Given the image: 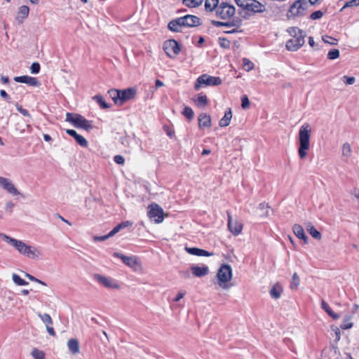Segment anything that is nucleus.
<instances>
[{
	"label": "nucleus",
	"mask_w": 359,
	"mask_h": 359,
	"mask_svg": "<svg viewBox=\"0 0 359 359\" xmlns=\"http://www.w3.org/2000/svg\"><path fill=\"white\" fill-rule=\"evenodd\" d=\"M308 6L307 0H297L290 6L289 12L293 16L304 15Z\"/></svg>",
	"instance_id": "1a4fd4ad"
},
{
	"label": "nucleus",
	"mask_w": 359,
	"mask_h": 359,
	"mask_svg": "<svg viewBox=\"0 0 359 359\" xmlns=\"http://www.w3.org/2000/svg\"><path fill=\"white\" fill-rule=\"evenodd\" d=\"M113 256L115 257L120 258L123 262L130 268L135 269L138 265L137 258L135 257H128L122 255L120 252H114Z\"/></svg>",
	"instance_id": "dca6fc26"
},
{
	"label": "nucleus",
	"mask_w": 359,
	"mask_h": 359,
	"mask_svg": "<svg viewBox=\"0 0 359 359\" xmlns=\"http://www.w3.org/2000/svg\"><path fill=\"white\" fill-rule=\"evenodd\" d=\"M352 153L351 147L349 143L346 142L342 145L341 155L344 161H346Z\"/></svg>",
	"instance_id": "7c9ffc66"
},
{
	"label": "nucleus",
	"mask_w": 359,
	"mask_h": 359,
	"mask_svg": "<svg viewBox=\"0 0 359 359\" xmlns=\"http://www.w3.org/2000/svg\"><path fill=\"white\" fill-rule=\"evenodd\" d=\"M185 250L189 254L196 256L210 257L214 255L212 252H209L208 251L197 248L185 247Z\"/></svg>",
	"instance_id": "412c9836"
},
{
	"label": "nucleus",
	"mask_w": 359,
	"mask_h": 359,
	"mask_svg": "<svg viewBox=\"0 0 359 359\" xmlns=\"http://www.w3.org/2000/svg\"><path fill=\"white\" fill-rule=\"evenodd\" d=\"M14 81L18 83H26L30 86H39L40 85V82L36 78L29 76H15Z\"/></svg>",
	"instance_id": "a211bd4d"
},
{
	"label": "nucleus",
	"mask_w": 359,
	"mask_h": 359,
	"mask_svg": "<svg viewBox=\"0 0 359 359\" xmlns=\"http://www.w3.org/2000/svg\"><path fill=\"white\" fill-rule=\"evenodd\" d=\"M76 114H72V113L67 112L66 114V121L69 122L74 125V120L76 118Z\"/></svg>",
	"instance_id": "13d9d810"
},
{
	"label": "nucleus",
	"mask_w": 359,
	"mask_h": 359,
	"mask_svg": "<svg viewBox=\"0 0 359 359\" xmlns=\"http://www.w3.org/2000/svg\"><path fill=\"white\" fill-rule=\"evenodd\" d=\"M353 327V323L351 322L350 317H345L341 325V328L343 330L350 329Z\"/></svg>",
	"instance_id": "37998d69"
},
{
	"label": "nucleus",
	"mask_w": 359,
	"mask_h": 359,
	"mask_svg": "<svg viewBox=\"0 0 359 359\" xmlns=\"http://www.w3.org/2000/svg\"><path fill=\"white\" fill-rule=\"evenodd\" d=\"M1 238L5 242L15 248L21 255L30 259H37L41 256L40 251L35 247L27 245L22 241L13 238L6 234L0 233Z\"/></svg>",
	"instance_id": "f03ea898"
},
{
	"label": "nucleus",
	"mask_w": 359,
	"mask_h": 359,
	"mask_svg": "<svg viewBox=\"0 0 359 359\" xmlns=\"http://www.w3.org/2000/svg\"><path fill=\"white\" fill-rule=\"evenodd\" d=\"M15 105L18 111H20L23 116H30V114L28 112V111L27 109H23L22 107V106H20L18 103H15Z\"/></svg>",
	"instance_id": "4d7b16f0"
},
{
	"label": "nucleus",
	"mask_w": 359,
	"mask_h": 359,
	"mask_svg": "<svg viewBox=\"0 0 359 359\" xmlns=\"http://www.w3.org/2000/svg\"><path fill=\"white\" fill-rule=\"evenodd\" d=\"M198 125L200 128L203 127H210L211 126V118L210 116L203 113L198 116Z\"/></svg>",
	"instance_id": "393cba45"
},
{
	"label": "nucleus",
	"mask_w": 359,
	"mask_h": 359,
	"mask_svg": "<svg viewBox=\"0 0 359 359\" xmlns=\"http://www.w3.org/2000/svg\"><path fill=\"white\" fill-rule=\"evenodd\" d=\"M67 346L72 354H76L79 352V344L78 340L71 339L67 341Z\"/></svg>",
	"instance_id": "c756f323"
},
{
	"label": "nucleus",
	"mask_w": 359,
	"mask_h": 359,
	"mask_svg": "<svg viewBox=\"0 0 359 359\" xmlns=\"http://www.w3.org/2000/svg\"><path fill=\"white\" fill-rule=\"evenodd\" d=\"M180 18L184 27H193L201 25L200 18L195 15H187Z\"/></svg>",
	"instance_id": "f8f14e48"
},
{
	"label": "nucleus",
	"mask_w": 359,
	"mask_h": 359,
	"mask_svg": "<svg viewBox=\"0 0 359 359\" xmlns=\"http://www.w3.org/2000/svg\"><path fill=\"white\" fill-rule=\"evenodd\" d=\"M341 81L346 85H353L355 82V79L353 76H344Z\"/></svg>",
	"instance_id": "09e8293b"
},
{
	"label": "nucleus",
	"mask_w": 359,
	"mask_h": 359,
	"mask_svg": "<svg viewBox=\"0 0 359 359\" xmlns=\"http://www.w3.org/2000/svg\"><path fill=\"white\" fill-rule=\"evenodd\" d=\"M323 41L326 43L331 45H336L337 43V39L332 38L329 36H323Z\"/></svg>",
	"instance_id": "8fccbe9b"
},
{
	"label": "nucleus",
	"mask_w": 359,
	"mask_h": 359,
	"mask_svg": "<svg viewBox=\"0 0 359 359\" xmlns=\"http://www.w3.org/2000/svg\"><path fill=\"white\" fill-rule=\"evenodd\" d=\"M182 27H184V25L180 18L171 20L168 25L170 30L177 32H182Z\"/></svg>",
	"instance_id": "5701e85b"
},
{
	"label": "nucleus",
	"mask_w": 359,
	"mask_h": 359,
	"mask_svg": "<svg viewBox=\"0 0 359 359\" xmlns=\"http://www.w3.org/2000/svg\"><path fill=\"white\" fill-rule=\"evenodd\" d=\"M339 57V50L338 49H332L327 53L329 60H335Z\"/></svg>",
	"instance_id": "c03bdc74"
},
{
	"label": "nucleus",
	"mask_w": 359,
	"mask_h": 359,
	"mask_svg": "<svg viewBox=\"0 0 359 359\" xmlns=\"http://www.w3.org/2000/svg\"><path fill=\"white\" fill-rule=\"evenodd\" d=\"M219 44L223 48H229L230 46V41L226 39L219 38Z\"/></svg>",
	"instance_id": "bf43d9fd"
},
{
	"label": "nucleus",
	"mask_w": 359,
	"mask_h": 359,
	"mask_svg": "<svg viewBox=\"0 0 359 359\" xmlns=\"http://www.w3.org/2000/svg\"><path fill=\"white\" fill-rule=\"evenodd\" d=\"M203 1V0H183V4L189 8H195L200 6Z\"/></svg>",
	"instance_id": "ea45409f"
},
{
	"label": "nucleus",
	"mask_w": 359,
	"mask_h": 359,
	"mask_svg": "<svg viewBox=\"0 0 359 359\" xmlns=\"http://www.w3.org/2000/svg\"><path fill=\"white\" fill-rule=\"evenodd\" d=\"M29 12V8L28 6H20L18 9V16L16 18L17 20H18V22L20 23H22L23 19L26 18L28 16Z\"/></svg>",
	"instance_id": "cd10ccee"
},
{
	"label": "nucleus",
	"mask_w": 359,
	"mask_h": 359,
	"mask_svg": "<svg viewBox=\"0 0 359 359\" xmlns=\"http://www.w3.org/2000/svg\"><path fill=\"white\" fill-rule=\"evenodd\" d=\"M227 215L228 227L229 231L234 235H238L242 231L243 224L241 222H237L236 220H233L229 212H227Z\"/></svg>",
	"instance_id": "ddd939ff"
},
{
	"label": "nucleus",
	"mask_w": 359,
	"mask_h": 359,
	"mask_svg": "<svg viewBox=\"0 0 359 359\" xmlns=\"http://www.w3.org/2000/svg\"><path fill=\"white\" fill-rule=\"evenodd\" d=\"M114 161L119 165H123L124 163L125 159L121 155H116L114 158Z\"/></svg>",
	"instance_id": "052dcab7"
},
{
	"label": "nucleus",
	"mask_w": 359,
	"mask_h": 359,
	"mask_svg": "<svg viewBox=\"0 0 359 359\" xmlns=\"http://www.w3.org/2000/svg\"><path fill=\"white\" fill-rule=\"evenodd\" d=\"M321 308L334 320H337L339 318V315L334 313L331 308L330 307L329 304L325 302L324 300L321 301Z\"/></svg>",
	"instance_id": "c85d7f7f"
},
{
	"label": "nucleus",
	"mask_w": 359,
	"mask_h": 359,
	"mask_svg": "<svg viewBox=\"0 0 359 359\" xmlns=\"http://www.w3.org/2000/svg\"><path fill=\"white\" fill-rule=\"evenodd\" d=\"M93 99L100 105L102 109H108L110 106L105 102L102 95H96Z\"/></svg>",
	"instance_id": "c9c22d12"
},
{
	"label": "nucleus",
	"mask_w": 359,
	"mask_h": 359,
	"mask_svg": "<svg viewBox=\"0 0 359 359\" xmlns=\"http://www.w3.org/2000/svg\"><path fill=\"white\" fill-rule=\"evenodd\" d=\"M246 11L252 13H262L266 11V6L257 0H250Z\"/></svg>",
	"instance_id": "2eb2a0df"
},
{
	"label": "nucleus",
	"mask_w": 359,
	"mask_h": 359,
	"mask_svg": "<svg viewBox=\"0 0 359 359\" xmlns=\"http://www.w3.org/2000/svg\"><path fill=\"white\" fill-rule=\"evenodd\" d=\"M38 316L41 319V320L47 325H53V320L50 316L48 313L41 314V313H38Z\"/></svg>",
	"instance_id": "58836bf2"
},
{
	"label": "nucleus",
	"mask_w": 359,
	"mask_h": 359,
	"mask_svg": "<svg viewBox=\"0 0 359 359\" xmlns=\"http://www.w3.org/2000/svg\"><path fill=\"white\" fill-rule=\"evenodd\" d=\"M283 290L280 285H275L270 290L271 296L274 299H278L280 297Z\"/></svg>",
	"instance_id": "f704fd0d"
},
{
	"label": "nucleus",
	"mask_w": 359,
	"mask_h": 359,
	"mask_svg": "<svg viewBox=\"0 0 359 359\" xmlns=\"http://www.w3.org/2000/svg\"><path fill=\"white\" fill-rule=\"evenodd\" d=\"M250 106V101L247 95H243L241 97V107L243 109H247Z\"/></svg>",
	"instance_id": "864d4df0"
},
{
	"label": "nucleus",
	"mask_w": 359,
	"mask_h": 359,
	"mask_svg": "<svg viewBox=\"0 0 359 359\" xmlns=\"http://www.w3.org/2000/svg\"><path fill=\"white\" fill-rule=\"evenodd\" d=\"M195 102L199 107H204L208 104V98L203 93H199Z\"/></svg>",
	"instance_id": "e433bc0d"
},
{
	"label": "nucleus",
	"mask_w": 359,
	"mask_h": 359,
	"mask_svg": "<svg viewBox=\"0 0 359 359\" xmlns=\"http://www.w3.org/2000/svg\"><path fill=\"white\" fill-rule=\"evenodd\" d=\"M40 68H41V67H40L39 63L34 62L31 65L30 70H31V72L32 74H38L39 72Z\"/></svg>",
	"instance_id": "5fc2aeb1"
},
{
	"label": "nucleus",
	"mask_w": 359,
	"mask_h": 359,
	"mask_svg": "<svg viewBox=\"0 0 359 359\" xmlns=\"http://www.w3.org/2000/svg\"><path fill=\"white\" fill-rule=\"evenodd\" d=\"M351 194L353 195L355 198H359V189L355 188L353 189Z\"/></svg>",
	"instance_id": "774afa93"
},
{
	"label": "nucleus",
	"mask_w": 359,
	"mask_h": 359,
	"mask_svg": "<svg viewBox=\"0 0 359 359\" xmlns=\"http://www.w3.org/2000/svg\"><path fill=\"white\" fill-rule=\"evenodd\" d=\"M32 355L35 358V359H44V353L43 352H42L41 351H39L36 348H34L32 352Z\"/></svg>",
	"instance_id": "de8ad7c7"
},
{
	"label": "nucleus",
	"mask_w": 359,
	"mask_h": 359,
	"mask_svg": "<svg viewBox=\"0 0 359 359\" xmlns=\"http://www.w3.org/2000/svg\"><path fill=\"white\" fill-rule=\"evenodd\" d=\"M136 94V90L133 88H127L120 90V101L121 105L126 101L133 99Z\"/></svg>",
	"instance_id": "6ab92c4d"
},
{
	"label": "nucleus",
	"mask_w": 359,
	"mask_h": 359,
	"mask_svg": "<svg viewBox=\"0 0 359 359\" xmlns=\"http://www.w3.org/2000/svg\"><path fill=\"white\" fill-rule=\"evenodd\" d=\"M219 0H205V8L208 11H217V7L219 6Z\"/></svg>",
	"instance_id": "72a5a7b5"
},
{
	"label": "nucleus",
	"mask_w": 359,
	"mask_h": 359,
	"mask_svg": "<svg viewBox=\"0 0 359 359\" xmlns=\"http://www.w3.org/2000/svg\"><path fill=\"white\" fill-rule=\"evenodd\" d=\"M323 13L321 11H316L315 12H313V13H311V15H310V18L311 20H318V19H320L323 17Z\"/></svg>",
	"instance_id": "6e6d98bb"
},
{
	"label": "nucleus",
	"mask_w": 359,
	"mask_h": 359,
	"mask_svg": "<svg viewBox=\"0 0 359 359\" xmlns=\"http://www.w3.org/2000/svg\"><path fill=\"white\" fill-rule=\"evenodd\" d=\"M222 83V79L219 77L212 76L206 74L200 76L196 81L194 89L198 90L203 86H216Z\"/></svg>",
	"instance_id": "423d86ee"
},
{
	"label": "nucleus",
	"mask_w": 359,
	"mask_h": 359,
	"mask_svg": "<svg viewBox=\"0 0 359 359\" xmlns=\"http://www.w3.org/2000/svg\"><path fill=\"white\" fill-rule=\"evenodd\" d=\"M292 230L298 238L302 239L305 243H307L308 237L305 235L304 229L301 225L294 224L292 227Z\"/></svg>",
	"instance_id": "b1692460"
},
{
	"label": "nucleus",
	"mask_w": 359,
	"mask_h": 359,
	"mask_svg": "<svg viewBox=\"0 0 359 359\" xmlns=\"http://www.w3.org/2000/svg\"><path fill=\"white\" fill-rule=\"evenodd\" d=\"M311 134V127L309 123H306L300 127L299 131V147L298 153L302 159L306 156V151L309 149Z\"/></svg>",
	"instance_id": "20e7f679"
},
{
	"label": "nucleus",
	"mask_w": 359,
	"mask_h": 359,
	"mask_svg": "<svg viewBox=\"0 0 359 359\" xmlns=\"http://www.w3.org/2000/svg\"><path fill=\"white\" fill-rule=\"evenodd\" d=\"M109 97L113 100L114 103L117 105H121L120 101V90L116 89H111L108 91Z\"/></svg>",
	"instance_id": "2f4dec72"
},
{
	"label": "nucleus",
	"mask_w": 359,
	"mask_h": 359,
	"mask_svg": "<svg viewBox=\"0 0 359 359\" xmlns=\"http://www.w3.org/2000/svg\"><path fill=\"white\" fill-rule=\"evenodd\" d=\"M359 6V0H350L345 3L344 6L341 8V11L351 7H356Z\"/></svg>",
	"instance_id": "49530a36"
},
{
	"label": "nucleus",
	"mask_w": 359,
	"mask_h": 359,
	"mask_svg": "<svg viewBox=\"0 0 359 359\" xmlns=\"http://www.w3.org/2000/svg\"><path fill=\"white\" fill-rule=\"evenodd\" d=\"M238 6L246 10L250 0H234Z\"/></svg>",
	"instance_id": "3c124183"
},
{
	"label": "nucleus",
	"mask_w": 359,
	"mask_h": 359,
	"mask_svg": "<svg viewBox=\"0 0 359 359\" xmlns=\"http://www.w3.org/2000/svg\"><path fill=\"white\" fill-rule=\"evenodd\" d=\"M0 95L2 98L6 100L8 102L11 103V99L8 93L4 90H0Z\"/></svg>",
	"instance_id": "e2e57ef3"
},
{
	"label": "nucleus",
	"mask_w": 359,
	"mask_h": 359,
	"mask_svg": "<svg viewBox=\"0 0 359 359\" xmlns=\"http://www.w3.org/2000/svg\"><path fill=\"white\" fill-rule=\"evenodd\" d=\"M118 225H119L121 229H123L126 227L131 226L133 225V223L130 221H125V222L120 223Z\"/></svg>",
	"instance_id": "0e129e2a"
},
{
	"label": "nucleus",
	"mask_w": 359,
	"mask_h": 359,
	"mask_svg": "<svg viewBox=\"0 0 359 359\" xmlns=\"http://www.w3.org/2000/svg\"><path fill=\"white\" fill-rule=\"evenodd\" d=\"M191 270L193 275L196 277H203L208 275L209 273V268L205 265L202 266L194 265L191 266Z\"/></svg>",
	"instance_id": "aec40b11"
},
{
	"label": "nucleus",
	"mask_w": 359,
	"mask_h": 359,
	"mask_svg": "<svg viewBox=\"0 0 359 359\" xmlns=\"http://www.w3.org/2000/svg\"><path fill=\"white\" fill-rule=\"evenodd\" d=\"M93 277L95 280L106 287L115 289H118L119 287L116 281L110 277H107L98 273L94 274Z\"/></svg>",
	"instance_id": "9b49d317"
},
{
	"label": "nucleus",
	"mask_w": 359,
	"mask_h": 359,
	"mask_svg": "<svg viewBox=\"0 0 359 359\" xmlns=\"http://www.w3.org/2000/svg\"><path fill=\"white\" fill-rule=\"evenodd\" d=\"M243 65L244 69L248 72L252 70L254 68V64L247 58H243Z\"/></svg>",
	"instance_id": "a18cd8bd"
},
{
	"label": "nucleus",
	"mask_w": 359,
	"mask_h": 359,
	"mask_svg": "<svg viewBox=\"0 0 359 359\" xmlns=\"http://www.w3.org/2000/svg\"><path fill=\"white\" fill-rule=\"evenodd\" d=\"M66 133L74 137L76 142L83 147H88V141L81 135H79L74 130L68 129L66 130Z\"/></svg>",
	"instance_id": "4be33fe9"
},
{
	"label": "nucleus",
	"mask_w": 359,
	"mask_h": 359,
	"mask_svg": "<svg viewBox=\"0 0 359 359\" xmlns=\"http://www.w3.org/2000/svg\"><path fill=\"white\" fill-rule=\"evenodd\" d=\"M232 118V111L230 108H229L224 114V116L220 119L219 125L220 127H226L228 126L230 123L231 119Z\"/></svg>",
	"instance_id": "bb28decb"
},
{
	"label": "nucleus",
	"mask_w": 359,
	"mask_h": 359,
	"mask_svg": "<svg viewBox=\"0 0 359 359\" xmlns=\"http://www.w3.org/2000/svg\"><path fill=\"white\" fill-rule=\"evenodd\" d=\"M182 114L187 117L189 120H192L194 118V111L189 107H184V110L182 111Z\"/></svg>",
	"instance_id": "79ce46f5"
},
{
	"label": "nucleus",
	"mask_w": 359,
	"mask_h": 359,
	"mask_svg": "<svg viewBox=\"0 0 359 359\" xmlns=\"http://www.w3.org/2000/svg\"><path fill=\"white\" fill-rule=\"evenodd\" d=\"M121 228L119 226V225H116L110 232H109V236L112 237L114 236L115 234H116L118 232H119L121 231Z\"/></svg>",
	"instance_id": "69168bd1"
},
{
	"label": "nucleus",
	"mask_w": 359,
	"mask_h": 359,
	"mask_svg": "<svg viewBox=\"0 0 359 359\" xmlns=\"http://www.w3.org/2000/svg\"><path fill=\"white\" fill-rule=\"evenodd\" d=\"M109 238H111V236H109V233L107 235H104L102 236H94L93 240L95 241H104Z\"/></svg>",
	"instance_id": "680f3d73"
},
{
	"label": "nucleus",
	"mask_w": 359,
	"mask_h": 359,
	"mask_svg": "<svg viewBox=\"0 0 359 359\" xmlns=\"http://www.w3.org/2000/svg\"><path fill=\"white\" fill-rule=\"evenodd\" d=\"M163 49L170 57H174L180 51L178 43L174 39L165 41L163 43Z\"/></svg>",
	"instance_id": "9d476101"
},
{
	"label": "nucleus",
	"mask_w": 359,
	"mask_h": 359,
	"mask_svg": "<svg viewBox=\"0 0 359 359\" xmlns=\"http://www.w3.org/2000/svg\"><path fill=\"white\" fill-rule=\"evenodd\" d=\"M74 126L77 128H83L86 130H91L93 128L91 122L80 114H76Z\"/></svg>",
	"instance_id": "f3484780"
},
{
	"label": "nucleus",
	"mask_w": 359,
	"mask_h": 359,
	"mask_svg": "<svg viewBox=\"0 0 359 359\" xmlns=\"http://www.w3.org/2000/svg\"><path fill=\"white\" fill-rule=\"evenodd\" d=\"M1 238L5 242L15 248L21 255L30 259H37L41 256L40 251L35 247L27 245L22 241L13 238L6 234L0 233Z\"/></svg>",
	"instance_id": "f257e3e1"
},
{
	"label": "nucleus",
	"mask_w": 359,
	"mask_h": 359,
	"mask_svg": "<svg viewBox=\"0 0 359 359\" xmlns=\"http://www.w3.org/2000/svg\"><path fill=\"white\" fill-rule=\"evenodd\" d=\"M217 278L219 286L223 290H229L231 285L228 283L232 278V269L229 264H222L219 269Z\"/></svg>",
	"instance_id": "39448f33"
},
{
	"label": "nucleus",
	"mask_w": 359,
	"mask_h": 359,
	"mask_svg": "<svg viewBox=\"0 0 359 359\" xmlns=\"http://www.w3.org/2000/svg\"><path fill=\"white\" fill-rule=\"evenodd\" d=\"M235 12L236 8L233 5L222 1L219 3V6L217 7L215 14L222 19H228L233 16Z\"/></svg>",
	"instance_id": "0eeeda50"
},
{
	"label": "nucleus",
	"mask_w": 359,
	"mask_h": 359,
	"mask_svg": "<svg viewBox=\"0 0 359 359\" xmlns=\"http://www.w3.org/2000/svg\"><path fill=\"white\" fill-rule=\"evenodd\" d=\"M0 186L14 196L20 194L15 185L7 178L0 177Z\"/></svg>",
	"instance_id": "4468645a"
},
{
	"label": "nucleus",
	"mask_w": 359,
	"mask_h": 359,
	"mask_svg": "<svg viewBox=\"0 0 359 359\" xmlns=\"http://www.w3.org/2000/svg\"><path fill=\"white\" fill-rule=\"evenodd\" d=\"M287 32L292 39L287 41L286 48L290 51H296L304 44L306 33L295 27L288 28Z\"/></svg>",
	"instance_id": "7ed1b4c3"
},
{
	"label": "nucleus",
	"mask_w": 359,
	"mask_h": 359,
	"mask_svg": "<svg viewBox=\"0 0 359 359\" xmlns=\"http://www.w3.org/2000/svg\"><path fill=\"white\" fill-rule=\"evenodd\" d=\"M300 284V278L297 273L292 275V280L290 283V288L292 290H297Z\"/></svg>",
	"instance_id": "4c0bfd02"
},
{
	"label": "nucleus",
	"mask_w": 359,
	"mask_h": 359,
	"mask_svg": "<svg viewBox=\"0 0 359 359\" xmlns=\"http://www.w3.org/2000/svg\"><path fill=\"white\" fill-rule=\"evenodd\" d=\"M212 24L216 27H239L241 24V20L239 19L233 20L231 22H223L219 21H212Z\"/></svg>",
	"instance_id": "a878e982"
},
{
	"label": "nucleus",
	"mask_w": 359,
	"mask_h": 359,
	"mask_svg": "<svg viewBox=\"0 0 359 359\" xmlns=\"http://www.w3.org/2000/svg\"><path fill=\"white\" fill-rule=\"evenodd\" d=\"M13 281L18 285H27L28 283L25 280L22 279L18 274L13 273L12 275Z\"/></svg>",
	"instance_id": "a19ab883"
},
{
	"label": "nucleus",
	"mask_w": 359,
	"mask_h": 359,
	"mask_svg": "<svg viewBox=\"0 0 359 359\" xmlns=\"http://www.w3.org/2000/svg\"><path fill=\"white\" fill-rule=\"evenodd\" d=\"M25 276L29 278V280H30L31 281H33V282H35V283H37L39 284H41L42 285H46V283H44L43 281L35 278L34 276H33L32 275H30L27 273H25Z\"/></svg>",
	"instance_id": "603ef678"
},
{
	"label": "nucleus",
	"mask_w": 359,
	"mask_h": 359,
	"mask_svg": "<svg viewBox=\"0 0 359 359\" xmlns=\"http://www.w3.org/2000/svg\"><path fill=\"white\" fill-rule=\"evenodd\" d=\"M46 330L48 332V334L53 337L55 336V332L54 331V329L53 327L47 325Z\"/></svg>",
	"instance_id": "338daca9"
},
{
	"label": "nucleus",
	"mask_w": 359,
	"mask_h": 359,
	"mask_svg": "<svg viewBox=\"0 0 359 359\" xmlns=\"http://www.w3.org/2000/svg\"><path fill=\"white\" fill-rule=\"evenodd\" d=\"M306 228L312 237L318 240L321 238L320 233L311 223H308Z\"/></svg>",
	"instance_id": "473e14b6"
},
{
	"label": "nucleus",
	"mask_w": 359,
	"mask_h": 359,
	"mask_svg": "<svg viewBox=\"0 0 359 359\" xmlns=\"http://www.w3.org/2000/svg\"><path fill=\"white\" fill-rule=\"evenodd\" d=\"M148 215L149 218L156 223H161L163 221V210L156 203H152L148 207Z\"/></svg>",
	"instance_id": "6e6552de"
}]
</instances>
